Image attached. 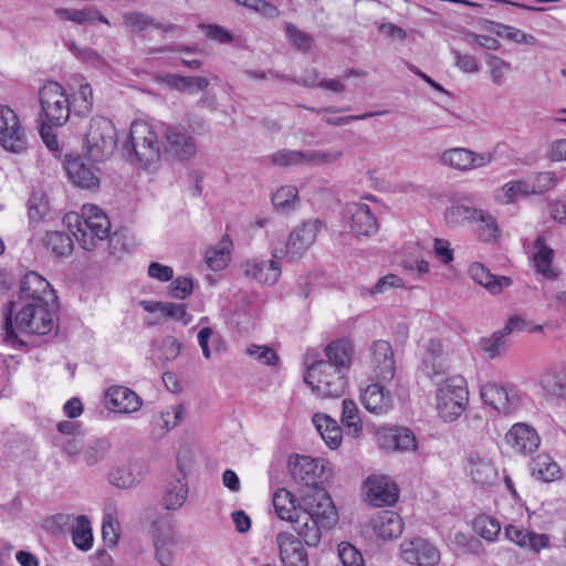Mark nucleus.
I'll list each match as a JSON object with an SVG mask.
<instances>
[{
  "label": "nucleus",
  "mask_w": 566,
  "mask_h": 566,
  "mask_svg": "<svg viewBox=\"0 0 566 566\" xmlns=\"http://www.w3.org/2000/svg\"><path fill=\"white\" fill-rule=\"evenodd\" d=\"M369 366L375 376L382 381H390L396 374V360L392 347L384 339L374 340L369 346Z\"/></svg>",
  "instance_id": "16"
},
{
  "label": "nucleus",
  "mask_w": 566,
  "mask_h": 566,
  "mask_svg": "<svg viewBox=\"0 0 566 566\" xmlns=\"http://www.w3.org/2000/svg\"><path fill=\"white\" fill-rule=\"evenodd\" d=\"M531 193H543L552 190L557 185V176L553 171H542L530 180Z\"/></svg>",
  "instance_id": "57"
},
{
  "label": "nucleus",
  "mask_w": 566,
  "mask_h": 566,
  "mask_svg": "<svg viewBox=\"0 0 566 566\" xmlns=\"http://www.w3.org/2000/svg\"><path fill=\"white\" fill-rule=\"evenodd\" d=\"M365 408L377 415L386 413L392 406V398L389 391L379 384H370L361 395Z\"/></svg>",
  "instance_id": "34"
},
{
  "label": "nucleus",
  "mask_w": 566,
  "mask_h": 566,
  "mask_svg": "<svg viewBox=\"0 0 566 566\" xmlns=\"http://www.w3.org/2000/svg\"><path fill=\"white\" fill-rule=\"evenodd\" d=\"M74 545L81 551H88L93 545V534L90 521L85 515L76 517V527L72 532Z\"/></svg>",
  "instance_id": "48"
},
{
  "label": "nucleus",
  "mask_w": 566,
  "mask_h": 566,
  "mask_svg": "<svg viewBox=\"0 0 566 566\" xmlns=\"http://www.w3.org/2000/svg\"><path fill=\"white\" fill-rule=\"evenodd\" d=\"M493 160L489 151L475 153L469 148L455 147L442 153L440 161L442 165L460 171H468L486 166Z\"/></svg>",
  "instance_id": "15"
},
{
  "label": "nucleus",
  "mask_w": 566,
  "mask_h": 566,
  "mask_svg": "<svg viewBox=\"0 0 566 566\" xmlns=\"http://www.w3.org/2000/svg\"><path fill=\"white\" fill-rule=\"evenodd\" d=\"M388 437L395 443V448L399 451L411 452L418 448V442L415 433L405 427H396L389 429Z\"/></svg>",
  "instance_id": "50"
},
{
  "label": "nucleus",
  "mask_w": 566,
  "mask_h": 566,
  "mask_svg": "<svg viewBox=\"0 0 566 566\" xmlns=\"http://www.w3.org/2000/svg\"><path fill=\"white\" fill-rule=\"evenodd\" d=\"M65 170L74 185L84 189L95 190L99 187V177L93 165L85 164L81 157L67 156Z\"/></svg>",
  "instance_id": "22"
},
{
  "label": "nucleus",
  "mask_w": 566,
  "mask_h": 566,
  "mask_svg": "<svg viewBox=\"0 0 566 566\" xmlns=\"http://www.w3.org/2000/svg\"><path fill=\"white\" fill-rule=\"evenodd\" d=\"M518 195H532L528 180L510 181L494 191V200L506 205L513 202Z\"/></svg>",
  "instance_id": "44"
},
{
  "label": "nucleus",
  "mask_w": 566,
  "mask_h": 566,
  "mask_svg": "<svg viewBox=\"0 0 566 566\" xmlns=\"http://www.w3.org/2000/svg\"><path fill=\"white\" fill-rule=\"evenodd\" d=\"M471 226L481 242L495 243L501 238V229L496 217L485 209L479 208Z\"/></svg>",
  "instance_id": "32"
},
{
  "label": "nucleus",
  "mask_w": 566,
  "mask_h": 566,
  "mask_svg": "<svg viewBox=\"0 0 566 566\" xmlns=\"http://www.w3.org/2000/svg\"><path fill=\"white\" fill-rule=\"evenodd\" d=\"M286 34L292 44L303 52H307L313 44V38L298 30L293 23H286Z\"/></svg>",
  "instance_id": "62"
},
{
  "label": "nucleus",
  "mask_w": 566,
  "mask_h": 566,
  "mask_svg": "<svg viewBox=\"0 0 566 566\" xmlns=\"http://www.w3.org/2000/svg\"><path fill=\"white\" fill-rule=\"evenodd\" d=\"M468 273L474 282L488 289L492 294H499L503 286H509L512 282L507 276L497 277L493 275L480 262H473L470 264Z\"/></svg>",
  "instance_id": "35"
},
{
  "label": "nucleus",
  "mask_w": 566,
  "mask_h": 566,
  "mask_svg": "<svg viewBox=\"0 0 566 566\" xmlns=\"http://www.w3.org/2000/svg\"><path fill=\"white\" fill-rule=\"evenodd\" d=\"M271 160L274 165L283 167L304 165V151L281 149L271 156Z\"/></svg>",
  "instance_id": "59"
},
{
  "label": "nucleus",
  "mask_w": 566,
  "mask_h": 566,
  "mask_svg": "<svg viewBox=\"0 0 566 566\" xmlns=\"http://www.w3.org/2000/svg\"><path fill=\"white\" fill-rule=\"evenodd\" d=\"M326 359L316 363L331 364L334 368L348 374L354 355V345L349 339L342 338L331 342L325 347Z\"/></svg>",
  "instance_id": "28"
},
{
  "label": "nucleus",
  "mask_w": 566,
  "mask_h": 566,
  "mask_svg": "<svg viewBox=\"0 0 566 566\" xmlns=\"http://www.w3.org/2000/svg\"><path fill=\"white\" fill-rule=\"evenodd\" d=\"M467 471L472 482L482 488L493 485L497 480V471L491 460L478 452L468 457Z\"/></svg>",
  "instance_id": "26"
},
{
  "label": "nucleus",
  "mask_w": 566,
  "mask_h": 566,
  "mask_svg": "<svg viewBox=\"0 0 566 566\" xmlns=\"http://www.w3.org/2000/svg\"><path fill=\"white\" fill-rule=\"evenodd\" d=\"M74 112L83 116L88 114L94 105L93 91L87 82L81 83L77 92L74 94Z\"/></svg>",
  "instance_id": "52"
},
{
  "label": "nucleus",
  "mask_w": 566,
  "mask_h": 566,
  "mask_svg": "<svg viewBox=\"0 0 566 566\" xmlns=\"http://www.w3.org/2000/svg\"><path fill=\"white\" fill-rule=\"evenodd\" d=\"M366 501L373 506L392 505L398 500V486L386 475L369 476L364 484Z\"/></svg>",
  "instance_id": "17"
},
{
  "label": "nucleus",
  "mask_w": 566,
  "mask_h": 566,
  "mask_svg": "<svg viewBox=\"0 0 566 566\" xmlns=\"http://www.w3.org/2000/svg\"><path fill=\"white\" fill-rule=\"evenodd\" d=\"M192 280L187 276H179L171 282L168 293L172 298L185 300L192 293Z\"/></svg>",
  "instance_id": "64"
},
{
  "label": "nucleus",
  "mask_w": 566,
  "mask_h": 566,
  "mask_svg": "<svg viewBox=\"0 0 566 566\" xmlns=\"http://www.w3.org/2000/svg\"><path fill=\"white\" fill-rule=\"evenodd\" d=\"M506 443L516 452L531 454L539 447V437L535 429L525 423H515L505 434Z\"/></svg>",
  "instance_id": "25"
},
{
  "label": "nucleus",
  "mask_w": 566,
  "mask_h": 566,
  "mask_svg": "<svg viewBox=\"0 0 566 566\" xmlns=\"http://www.w3.org/2000/svg\"><path fill=\"white\" fill-rule=\"evenodd\" d=\"M20 300L23 303L36 302L49 303L53 300V293L50 283L35 272H29L24 275L20 286Z\"/></svg>",
  "instance_id": "24"
},
{
  "label": "nucleus",
  "mask_w": 566,
  "mask_h": 566,
  "mask_svg": "<svg viewBox=\"0 0 566 566\" xmlns=\"http://www.w3.org/2000/svg\"><path fill=\"white\" fill-rule=\"evenodd\" d=\"M165 151L180 161L193 159L198 146L191 133L181 125H169L164 133Z\"/></svg>",
  "instance_id": "12"
},
{
  "label": "nucleus",
  "mask_w": 566,
  "mask_h": 566,
  "mask_svg": "<svg viewBox=\"0 0 566 566\" xmlns=\"http://www.w3.org/2000/svg\"><path fill=\"white\" fill-rule=\"evenodd\" d=\"M399 555L410 566H438L441 562L440 549L421 536L405 538L400 543Z\"/></svg>",
  "instance_id": "9"
},
{
  "label": "nucleus",
  "mask_w": 566,
  "mask_h": 566,
  "mask_svg": "<svg viewBox=\"0 0 566 566\" xmlns=\"http://www.w3.org/2000/svg\"><path fill=\"white\" fill-rule=\"evenodd\" d=\"M313 423L331 449H337L340 446L342 429L334 419L324 413H316L313 417Z\"/></svg>",
  "instance_id": "38"
},
{
  "label": "nucleus",
  "mask_w": 566,
  "mask_h": 566,
  "mask_svg": "<svg viewBox=\"0 0 566 566\" xmlns=\"http://www.w3.org/2000/svg\"><path fill=\"white\" fill-rule=\"evenodd\" d=\"M122 18L124 25L136 33L143 32L149 27L160 29L164 32H170L176 28L175 24L171 23L156 22L153 17L139 11L124 12Z\"/></svg>",
  "instance_id": "37"
},
{
  "label": "nucleus",
  "mask_w": 566,
  "mask_h": 566,
  "mask_svg": "<svg viewBox=\"0 0 566 566\" xmlns=\"http://www.w3.org/2000/svg\"><path fill=\"white\" fill-rule=\"evenodd\" d=\"M118 144V133L114 123L104 116L91 118L85 133L87 156L94 161H104L113 156Z\"/></svg>",
  "instance_id": "4"
},
{
  "label": "nucleus",
  "mask_w": 566,
  "mask_h": 566,
  "mask_svg": "<svg viewBox=\"0 0 566 566\" xmlns=\"http://www.w3.org/2000/svg\"><path fill=\"white\" fill-rule=\"evenodd\" d=\"M65 220L69 226H76L73 234L84 250H92L95 247V239L105 240L111 233L107 214L95 205H84L81 214L69 213Z\"/></svg>",
  "instance_id": "1"
},
{
  "label": "nucleus",
  "mask_w": 566,
  "mask_h": 566,
  "mask_svg": "<svg viewBox=\"0 0 566 566\" xmlns=\"http://www.w3.org/2000/svg\"><path fill=\"white\" fill-rule=\"evenodd\" d=\"M298 190L294 186H282L272 195V203L276 211L290 213L295 209Z\"/></svg>",
  "instance_id": "46"
},
{
  "label": "nucleus",
  "mask_w": 566,
  "mask_h": 566,
  "mask_svg": "<svg viewBox=\"0 0 566 566\" xmlns=\"http://www.w3.org/2000/svg\"><path fill=\"white\" fill-rule=\"evenodd\" d=\"M421 371L430 379H437L448 373L447 359L439 338H430L422 353Z\"/></svg>",
  "instance_id": "20"
},
{
  "label": "nucleus",
  "mask_w": 566,
  "mask_h": 566,
  "mask_svg": "<svg viewBox=\"0 0 566 566\" xmlns=\"http://www.w3.org/2000/svg\"><path fill=\"white\" fill-rule=\"evenodd\" d=\"M176 538L171 531L158 532L154 536L155 558L160 566H170L174 562Z\"/></svg>",
  "instance_id": "41"
},
{
  "label": "nucleus",
  "mask_w": 566,
  "mask_h": 566,
  "mask_svg": "<svg viewBox=\"0 0 566 566\" xmlns=\"http://www.w3.org/2000/svg\"><path fill=\"white\" fill-rule=\"evenodd\" d=\"M479 207L465 202H454L444 211L443 218L449 227L473 224Z\"/></svg>",
  "instance_id": "39"
},
{
  "label": "nucleus",
  "mask_w": 566,
  "mask_h": 566,
  "mask_svg": "<svg viewBox=\"0 0 566 566\" xmlns=\"http://www.w3.org/2000/svg\"><path fill=\"white\" fill-rule=\"evenodd\" d=\"M245 352L260 363L269 366H275L279 361L276 353L268 346L251 345Z\"/></svg>",
  "instance_id": "63"
},
{
  "label": "nucleus",
  "mask_w": 566,
  "mask_h": 566,
  "mask_svg": "<svg viewBox=\"0 0 566 566\" xmlns=\"http://www.w3.org/2000/svg\"><path fill=\"white\" fill-rule=\"evenodd\" d=\"M291 522L295 523L294 530L306 545H318L322 537V530L324 528L318 521H315L311 515L300 510V513L296 514L294 521Z\"/></svg>",
  "instance_id": "36"
},
{
  "label": "nucleus",
  "mask_w": 566,
  "mask_h": 566,
  "mask_svg": "<svg viewBox=\"0 0 566 566\" xmlns=\"http://www.w3.org/2000/svg\"><path fill=\"white\" fill-rule=\"evenodd\" d=\"M111 448V443L107 439L94 440L84 452V460L87 465H94L98 463L107 453Z\"/></svg>",
  "instance_id": "58"
},
{
  "label": "nucleus",
  "mask_w": 566,
  "mask_h": 566,
  "mask_svg": "<svg viewBox=\"0 0 566 566\" xmlns=\"http://www.w3.org/2000/svg\"><path fill=\"white\" fill-rule=\"evenodd\" d=\"M436 399L439 417L446 422H453L465 410L469 401L467 380L457 375L439 382Z\"/></svg>",
  "instance_id": "6"
},
{
  "label": "nucleus",
  "mask_w": 566,
  "mask_h": 566,
  "mask_svg": "<svg viewBox=\"0 0 566 566\" xmlns=\"http://www.w3.org/2000/svg\"><path fill=\"white\" fill-rule=\"evenodd\" d=\"M39 102L41 105L40 119L49 128L61 127L70 118L71 102L69 95L61 84L48 81L39 90Z\"/></svg>",
  "instance_id": "7"
},
{
  "label": "nucleus",
  "mask_w": 566,
  "mask_h": 566,
  "mask_svg": "<svg viewBox=\"0 0 566 566\" xmlns=\"http://www.w3.org/2000/svg\"><path fill=\"white\" fill-rule=\"evenodd\" d=\"M292 476L298 484L310 488L311 491L323 490L324 481L329 476L323 459L300 457L292 468Z\"/></svg>",
  "instance_id": "14"
},
{
  "label": "nucleus",
  "mask_w": 566,
  "mask_h": 566,
  "mask_svg": "<svg viewBox=\"0 0 566 566\" xmlns=\"http://www.w3.org/2000/svg\"><path fill=\"white\" fill-rule=\"evenodd\" d=\"M342 221L356 235L369 237L377 232L378 223L366 203L349 202L342 210Z\"/></svg>",
  "instance_id": "13"
},
{
  "label": "nucleus",
  "mask_w": 566,
  "mask_h": 566,
  "mask_svg": "<svg viewBox=\"0 0 566 566\" xmlns=\"http://www.w3.org/2000/svg\"><path fill=\"white\" fill-rule=\"evenodd\" d=\"M532 475L543 482H552L560 478L562 471L553 458L541 453L531 463Z\"/></svg>",
  "instance_id": "40"
},
{
  "label": "nucleus",
  "mask_w": 566,
  "mask_h": 566,
  "mask_svg": "<svg viewBox=\"0 0 566 566\" xmlns=\"http://www.w3.org/2000/svg\"><path fill=\"white\" fill-rule=\"evenodd\" d=\"M342 423L352 430L353 434L359 433L363 429L357 405L350 399L343 400Z\"/></svg>",
  "instance_id": "53"
},
{
  "label": "nucleus",
  "mask_w": 566,
  "mask_h": 566,
  "mask_svg": "<svg viewBox=\"0 0 566 566\" xmlns=\"http://www.w3.org/2000/svg\"><path fill=\"white\" fill-rule=\"evenodd\" d=\"M373 532L382 539L397 538L402 534L403 521L396 512L381 511L370 521Z\"/></svg>",
  "instance_id": "30"
},
{
  "label": "nucleus",
  "mask_w": 566,
  "mask_h": 566,
  "mask_svg": "<svg viewBox=\"0 0 566 566\" xmlns=\"http://www.w3.org/2000/svg\"><path fill=\"white\" fill-rule=\"evenodd\" d=\"M280 557L284 566H308L307 553L293 534L281 532L276 536Z\"/></svg>",
  "instance_id": "23"
},
{
  "label": "nucleus",
  "mask_w": 566,
  "mask_h": 566,
  "mask_svg": "<svg viewBox=\"0 0 566 566\" xmlns=\"http://www.w3.org/2000/svg\"><path fill=\"white\" fill-rule=\"evenodd\" d=\"M232 242L224 235L217 247L210 248L206 252V262L213 271L222 270L229 260Z\"/></svg>",
  "instance_id": "45"
},
{
  "label": "nucleus",
  "mask_w": 566,
  "mask_h": 566,
  "mask_svg": "<svg viewBox=\"0 0 566 566\" xmlns=\"http://www.w3.org/2000/svg\"><path fill=\"white\" fill-rule=\"evenodd\" d=\"M343 156L342 150H307L304 151V165L324 166L337 161Z\"/></svg>",
  "instance_id": "54"
},
{
  "label": "nucleus",
  "mask_w": 566,
  "mask_h": 566,
  "mask_svg": "<svg viewBox=\"0 0 566 566\" xmlns=\"http://www.w3.org/2000/svg\"><path fill=\"white\" fill-rule=\"evenodd\" d=\"M49 212V201L43 192L33 191L28 203V216L31 223H39Z\"/></svg>",
  "instance_id": "51"
},
{
  "label": "nucleus",
  "mask_w": 566,
  "mask_h": 566,
  "mask_svg": "<svg viewBox=\"0 0 566 566\" xmlns=\"http://www.w3.org/2000/svg\"><path fill=\"white\" fill-rule=\"evenodd\" d=\"M168 83L177 90H185L195 86L196 88L203 91L208 87L209 80L203 76L171 75Z\"/></svg>",
  "instance_id": "61"
},
{
  "label": "nucleus",
  "mask_w": 566,
  "mask_h": 566,
  "mask_svg": "<svg viewBox=\"0 0 566 566\" xmlns=\"http://www.w3.org/2000/svg\"><path fill=\"white\" fill-rule=\"evenodd\" d=\"M496 34L516 43H523L527 45H535L537 43V40L534 35L502 23H496Z\"/></svg>",
  "instance_id": "55"
},
{
  "label": "nucleus",
  "mask_w": 566,
  "mask_h": 566,
  "mask_svg": "<svg viewBox=\"0 0 566 566\" xmlns=\"http://www.w3.org/2000/svg\"><path fill=\"white\" fill-rule=\"evenodd\" d=\"M0 145L12 153L27 149L28 137L15 112L6 105H0Z\"/></svg>",
  "instance_id": "10"
},
{
  "label": "nucleus",
  "mask_w": 566,
  "mask_h": 566,
  "mask_svg": "<svg viewBox=\"0 0 566 566\" xmlns=\"http://www.w3.org/2000/svg\"><path fill=\"white\" fill-rule=\"evenodd\" d=\"M273 505L277 516L283 521H294L300 513L295 496L286 489H279L273 495Z\"/></svg>",
  "instance_id": "42"
},
{
  "label": "nucleus",
  "mask_w": 566,
  "mask_h": 566,
  "mask_svg": "<svg viewBox=\"0 0 566 566\" xmlns=\"http://www.w3.org/2000/svg\"><path fill=\"white\" fill-rule=\"evenodd\" d=\"M300 510L318 521L326 530L337 522V512L328 493L323 490L310 491L302 496Z\"/></svg>",
  "instance_id": "11"
},
{
  "label": "nucleus",
  "mask_w": 566,
  "mask_h": 566,
  "mask_svg": "<svg viewBox=\"0 0 566 566\" xmlns=\"http://www.w3.org/2000/svg\"><path fill=\"white\" fill-rule=\"evenodd\" d=\"M105 405L118 412H134L142 406L140 398L130 389L123 386H113L105 392Z\"/></svg>",
  "instance_id": "29"
},
{
  "label": "nucleus",
  "mask_w": 566,
  "mask_h": 566,
  "mask_svg": "<svg viewBox=\"0 0 566 566\" xmlns=\"http://www.w3.org/2000/svg\"><path fill=\"white\" fill-rule=\"evenodd\" d=\"M4 329L7 338L13 339L17 331L35 335H45L53 328L52 313L49 303L27 302L22 305L14 317L11 311L6 312Z\"/></svg>",
  "instance_id": "2"
},
{
  "label": "nucleus",
  "mask_w": 566,
  "mask_h": 566,
  "mask_svg": "<svg viewBox=\"0 0 566 566\" xmlns=\"http://www.w3.org/2000/svg\"><path fill=\"white\" fill-rule=\"evenodd\" d=\"M324 228L319 219L304 221L290 233L286 242L271 243V255L273 259L290 261L298 260L315 243L318 234Z\"/></svg>",
  "instance_id": "3"
},
{
  "label": "nucleus",
  "mask_w": 566,
  "mask_h": 566,
  "mask_svg": "<svg viewBox=\"0 0 566 566\" xmlns=\"http://www.w3.org/2000/svg\"><path fill=\"white\" fill-rule=\"evenodd\" d=\"M304 381L321 398H336L345 392L347 373L334 368L331 364L313 363L308 366Z\"/></svg>",
  "instance_id": "8"
},
{
  "label": "nucleus",
  "mask_w": 566,
  "mask_h": 566,
  "mask_svg": "<svg viewBox=\"0 0 566 566\" xmlns=\"http://www.w3.org/2000/svg\"><path fill=\"white\" fill-rule=\"evenodd\" d=\"M241 268L248 279L264 285H274L282 272L276 259H248L242 263Z\"/></svg>",
  "instance_id": "19"
},
{
  "label": "nucleus",
  "mask_w": 566,
  "mask_h": 566,
  "mask_svg": "<svg viewBox=\"0 0 566 566\" xmlns=\"http://www.w3.org/2000/svg\"><path fill=\"white\" fill-rule=\"evenodd\" d=\"M188 494V480L182 474L171 475L164 485L160 504L167 511H178L186 503Z\"/></svg>",
  "instance_id": "27"
},
{
  "label": "nucleus",
  "mask_w": 566,
  "mask_h": 566,
  "mask_svg": "<svg viewBox=\"0 0 566 566\" xmlns=\"http://www.w3.org/2000/svg\"><path fill=\"white\" fill-rule=\"evenodd\" d=\"M140 306L148 313H159L160 319H172L184 326L192 319L184 303L142 301Z\"/></svg>",
  "instance_id": "31"
},
{
  "label": "nucleus",
  "mask_w": 566,
  "mask_h": 566,
  "mask_svg": "<svg viewBox=\"0 0 566 566\" xmlns=\"http://www.w3.org/2000/svg\"><path fill=\"white\" fill-rule=\"evenodd\" d=\"M44 247L56 256H64L71 253L73 241L70 235L64 232L52 231L46 234Z\"/></svg>",
  "instance_id": "47"
},
{
  "label": "nucleus",
  "mask_w": 566,
  "mask_h": 566,
  "mask_svg": "<svg viewBox=\"0 0 566 566\" xmlns=\"http://www.w3.org/2000/svg\"><path fill=\"white\" fill-rule=\"evenodd\" d=\"M481 397L485 403L504 415L512 413L520 405V396L515 389L496 382L482 386Z\"/></svg>",
  "instance_id": "18"
},
{
  "label": "nucleus",
  "mask_w": 566,
  "mask_h": 566,
  "mask_svg": "<svg viewBox=\"0 0 566 566\" xmlns=\"http://www.w3.org/2000/svg\"><path fill=\"white\" fill-rule=\"evenodd\" d=\"M147 473L148 464L144 460L135 459L112 470L108 474V481L118 489H130L139 484Z\"/></svg>",
  "instance_id": "21"
},
{
  "label": "nucleus",
  "mask_w": 566,
  "mask_h": 566,
  "mask_svg": "<svg viewBox=\"0 0 566 566\" xmlns=\"http://www.w3.org/2000/svg\"><path fill=\"white\" fill-rule=\"evenodd\" d=\"M338 557L344 566H364L361 553L350 543L342 542L338 545Z\"/></svg>",
  "instance_id": "60"
},
{
  "label": "nucleus",
  "mask_w": 566,
  "mask_h": 566,
  "mask_svg": "<svg viewBox=\"0 0 566 566\" xmlns=\"http://www.w3.org/2000/svg\"><path fill=\"white\" fill-rule=\"evenodd\" d=\"M474 528L479 535L486 541H494L501 532L500 523L486 515L479 516L474 521Z\"/></svg>",
  "instance_id": "56"
},
{
  "label": "nucleus",
  "mask_w": 566,
  "mask_h": 566,
  "mask_svg": "<svg viewBox=\"0 0 566 566\" xmlns=\"http://www.w3.org/2000/svg\"><path fill=\"white\" fill-rule=\"evenodd\" d=\"M534 251L533 260L537 272L545 277H553L555 275L552 269L554 251L545 244L543 237H538L535 240Z\"/></svg>",
  "instance_id": "43"
},
{
  "label": "nucleus",
  "mask_w": 566,
  "mask_h": 566,
  "mask_svg": "<svg viewBox=\"0 0 566 566\" xmlns=\"http://www.w3.org/2000/svg\"><path fill=\"white\" fill-rule=\"evenodd\" d=\"M125 150L130 163L142 167H148L158 161L160 146L154 128L146 122H134Z\"/></svg>",
  "instance_id": "5"
},
{
  "label": "nucleus",
  "mask_w": 566,
  "mask_h": 566,
  "mask_svg": "<svg viewBox=\"0 0 566 566\" xmlns=\"http://www.w3.org/2000/svg\"><path fill=\"white\" fill-rule=\"evenodd\" d=\"M479 346L489 358L493 359L507 348L509 339L502 329H499L494 332L490 337H482L479 340Z\"/></svg>",
  "instance_id": "49"
},
{
  "label": "nucleus",
  "mask_w": 566,
  "mask_h": 566,
  "mask_svg": "<svg viewBox=\"0 0 566 566\" xmlns=\"http://www.w3.org/2000/svg\"><path fill=\"white\" fill-rule=\"evenodd\" d=\"M505 536L509 541L515 543L520 547L535 553L539 552L548 544V537L546 535L530 532L528 530L517 525H507L505 527Z\"/></svg>",
  "instance_id": "33"
}]
</instances>
